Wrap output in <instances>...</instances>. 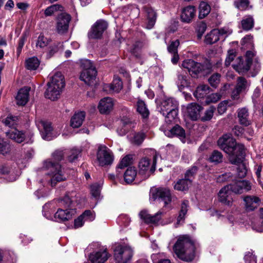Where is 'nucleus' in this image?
Returning <instances> with one entry per match:
<instances>
[{"mask_svg": "<svg viewBox=\"0 0 263 263\" xmlns=\"http://www.w3.org/2000/svg\"><path fill=\"white\" fill-rule=\"evenodd\" d=\"M220 148L229 155L232 164L238 165L237 174L239 178L245 177L247 173L246 164L243 162L245 158L244 145L236 143V140L230 134L224 135L218 141Z\"/></svg>", "mask_w": 263, "mask_h": 263, "instance_id": "nucleus-1", "label": "nucleus"}, {"mask_svg": "<svg viewBox=\"0 0 263 263\" xmlns=\"http://www.w3.org/2000/svg\"><path fill=\"white\" fill-rule=\"evenodd\" d=\"M66 152L62 149L55 150L51 155V158L44 161L43 167L48 171V175L51 176V184L54 186L58 182L66 179L60 162L63 160Z\"/></svg>", "mask_w": 263, "mask_h": 263, "instance_id": "nucleus-2", "label": "nucleus"}, {"mask_svg": "<svg viewBox=\"0 0 263 263\" xmlns=\"http://www.w3.org/2000/svg\"><path fill=\"white\" fill-rule=\"evenodd\" d=\"M173 249L178 257L183 261H191L194 258L195 245L189 236L179 237Z\"/></svg>", "mask_w": 263, "mask_h": 263, "instance_id": "nucleus-3", "label": "nucleus"}, {"mask_svg": "<svg viewBox=\"0 0 263 263\" xmlns=\"http://www.w3.org/2000/svg\"><path fill=\"white\" fill-rule=\"evenodd\" d=\"M57 201L59 209L54 215L55 221L60 222L71 219L76 214V210L73 208V202L69 197L66 196Z\"/></svg>", "mask_w": 263, "mask_h": 263, "instance_id": "nucleus-4", "label": "nucleus"}, {"mask_svg": "<svg viewBox=\"0 0 263 263\" xmlns=\"http://www.w3.org/2000/svg\"><path fill=\"white\" fill-rule=\"evenodd\" d=\"M181 74L178 75L176 84L179 90L187 86V82L184 72L188 71L193 78L205 76L211 72V67H183Z\"/></svg>", "mask_w": 263, "mask_h": 263, "instance_id": "nucleus-5", "label": "nucleus"}, {"mask_svg": "<svg viewBox=\"0 0 263 263\" xmlns=\"http://www.w3.org/2000/svg\"><path fill=\"white\" fill-rule=\"evenodd\" d=\"M159 108L160 112L165 117L167 123L173 121L178 115V103L173 98L163 99Z\"/></svg>", "mask_w": 263, "mask_h": 263, "instance_id": "nucleus-6", "label": "nucleus"}, {"mask_svg": "<svg viewBox=\"0 0 263 263\" xmlns=\"http://www.w3.org/2000/svg\"><path fill=\"white\" fill-rule=\"evenodd\" d=\"M35 124L44 140L50 141L56 138L59 134L54 130L50 122L41 119H37Z\"/></svg>", "mask_w": 263, "mask_h": 263, "instance_id": "nucleus-7", "label": "nucleus"}, {"mask_svg": "<svg viewBox=\"0 0 263 263\" xmlns=\"http://www.w3.org/2000/svg\"><path fill=\"white\" fill-rule=\"evenodd\" d=\"M133 255V251L128 246L118 245L114 249V256L117 263H127Z\"/></svg>", "mask_w": 263, "mask_h": 263, "instance_id": "nucleus-8", "label": "nucleus"}, {"mask_svg": "<svg viewBox=\"0 0 263 263\" xmlns=\"http://www.w3.org/2000/svg\"><path fill=\"white\" fill-rule=\"evenodd\" d=\"M114 156L111 151L105 145L99 146L97 153V159L99 165L101 166L111 165L114 161Z\"/></svg>", "mask_w": 263, "mask_h": 263, "instance_id": "nucleus-9", "label": "nucleus"}, {"mask_svg": "<svg viewBox=\"0 0 263 263\" xmlns=\"http://www.w3.org/2000/svg\"><path fill=\"white\" fill-rule=\"evenodd\" d=\"M157 157V153L155 152L152 162H151V159L149 158L143 157L139 162V173L142 174L147 173L148 176L149 173H153L156 168Z\"/></svg>", "mask_w": 263, "mask_h": 263, "instance_id": "nucleus-10", "label": "nucleus"}, {"mask_svg": "<svg viewBox=\"0 0 263 263\" xmlns=\"http://www.w3.org/2000/svg\"><path fill=\"white\" fill-rule=\"evenodd\" d=\"M71 20L70 15L65 12H62L58 15L56 19V30L59 34H63L68 31Z\"/></svg>", "mask_w": 263, "mask_h": 263, "instance_id": "nucleus-11", "label": "nucleus"}, {"mask_svg": "<svg viewBox=\"0 0 263 263\" xmlns=\"http://www.w3.org/2000/svg\"><path fill=\"white\" fill-rule=\"evenodd\" d=\"M151 198L159 201L164 202V206H166L171 201V194L167 188L160 187L156 189L151 192Z\"/></svg>", "mask_w": 263, "mask_h": 263, "instance_id": "nucleus-12", "label": "nucleus"}, {"mask_svg": "<svg viewBox=\"0 0 263 263\" xmlns=\"http://www.w3.org/2000/svg\"><path fill=\"white\" fill-rule=\"evenodd\" d=\"M110 254L105 247H101L98 250L91 252L89 256V260L91 263H105Z\"/></svg>", "mask_w": 263, "mask_h": 263, "instance_id": "nucleus-13", "label": "nucleus"}, {"mask_svg": "<svg viewBox=\"0 0 263 263\" xmlns=\"http://www.w3.org/2000/svg\"><path fill=\"white\" fill-rule=\"evenodd\" d=\"M108 27L107 23L103 20H99L92 26L90 31L88 33L89 39L100 38L104 31Z\"/></svg>", "mask_w": 263, "mask_h": 263, "instance_id": "nucleus-14", "label": "nucleus"}, {"mask_svg": "<svg viewBox=\"0 0 263 263\" xmlns=\"http://www.w3.org/2000/svg\"><path fill=\"white\" fill-rule=\"evenodd\" d=\"M97 75L96 67H87L81 72L80 79L88 85L94 84Z\"/></svg>", "mask_w": 263, "mask_h": 263, "instance_id": "nucleus-15", "label": "nucleus"}, {"mask_svg": "<svg viewBox=\"0 0 263 263\" xmlns=\"http://www.w3.org/2000/svg\"><path fill=\"white\" fill-rule=\"evenodd\" d=\"M229 185L231 191L235 194H241L251 189L250 183L246 180L235 181Z\"/></svg>", "mask_w": 263, "mask_h": 263, "instance_id": "nucleus-16", "label": "nucleus"}, {"mask_svg": "<svg viewBox=\"0 0 263 263\" xmlns=\"http://www.w3.org/2000/svg\"><path fill=\"white\" fill-rule=\"evenodd\" d=\"M232 192L229 185L224 186L218 194L219 201L225 205L231 206L233 201Z\"/></svg>", "mask_w": 263, "mask_h": 263, "instance_id": "nucleus-17", "label": "nucleus"}, {"mask_svg": "<svg viewBox=\"0 0 263 263\" xmlns=\"http://www.w3.org/2000/svg\"><path fill=\"white\" fill-rule=\"evenodd\" d=\"M163 212L161 211H158L154 215H151L148 214L146 210L141 211L139 213V216L145 222L147 223L155 224L158 223L161 219Z\"/></svg>", "mask_w": 263, "mask_h": 263, "instance_id": "nucleus-18", "label": "nucleus"}, {"mask_svg": "<svg viewBox=\"0 0 263 263\" xmlns=\"http://www.w3.org/2000/svg\"><path fill=\"white\" fill-rule=\"evenodd\" d=\"M114 106L113 99L110 97H105L100 101L98 107L101 114H107L112 110Z\"/></svg>", "mask_w": 263, "mask_h": 263, "instance_id": "nucleus-19", "label": "nucleus"}, {"mask_svg": "<svg viewBox=\"0 0 263 263\" xmlns=\"http://www.w3.org/2000/svg\"><path fill=\"white\" fill-rule=\"evenodd\" d=\"M123 88V84L121 79L117 76L114 77L111 84H106L103 89L109 93L119 92Z\"/></svg>", "mask_w": 263, "mask_h": 263, "instance_id": "nucleus-20", "label": "nucleus"}, {"mask_svg": "<svg viewBox=\"0 0 263 263\" xmlns=\"http://www.w3.org/2000/svg\"><path fill=\"white\" fill-rule=\"evenodd\" d=\"M63 90V89L54 86L49 83H47V88L45 92V96L46 98L52 101L58 99Z\"/></svg>", "mask_w": 263, "mask_h": 263, "instance_id": "nucleus-21", "label": "nucleus"}, {"mask_svg": "<svg viewBox=\"0 0 263 263\" xmlns=\"http://www.w3.org/2000/svg\"><path fill=\"white\" fill-rule=\"evenodd\" d=\"M30 89V87L25 86L18 90L15 98L17 104L24 106L28 102Z\"/></svg>", "mask_w": 263, "mask_h": 263, "instance_id": "nucleus-22", "label": "nucleus"}, {"mask_svg": "<svg viewBox=\"0 0 263 263\" xmlns=\"http://www.w3.org/2000/svg\"><path fill=\"white\" fill-rule=\"evenodd\" d=\"M6 134L9 138L18 143H21L26 139L27 134L16 128H11Z\"/></svg>", "mask_w": 263, "mask_h": 263, "instance_id": "nucleus-23", "label": "nucleus"}, {"mask_svg": "<svg viewBox=\"0 0 263 263\" xmlns=\"http://www.w3.org/2000/svg\"><path fill=\"white\" fill-rule=\"evenodd\" d=\"M48 83L52 85L63 89L65 87V79L61 72L56 71L50 78V81Z\"/></svg>", "mask_w": 263, "mask_h": 263, "instance_id": "nucleus-24", "label": "nucleus"}, {"mask_svg": "<svg viewBox=\"0 0 263 263\" xmlns=\"http://www.w3.org/2000/svg\"><path fill=\"white\" fill-rule=\"evenodd\" d=\"M195 8L193 6L184 7L182 9L181 14V21L185 23H190L195 16Z\"/></svg>", "mask_w": 263, "mask_h": 263, "instance_id": "nucleus-25", "label": "nucleus"}, {"mask_svg": "<svg viewBox=\"0 0 263 263\" xmlns=\"http://www.w3.org/2000/svg\"><path fill=\"white\" fill-rule=\"evenodd\" d=\"M186 109L187 113L191 119L196 120L202 107L195 103H192L187 105Z\"/></svg>", "mask_w": 263, "mask_h": 263, "instance_id": "nucleus-26", "label": "nucleus"}, {"mask_svg": "<svg viewBox=\"0 0 263 263\" xmlns=\"http://www.w3.org/2000/svg\"><path fill=\"white\" fill-rule=\"evenodd\" d=\"M243 200L248 211H253L257 208L260 202L259 198L256 196H248L244 198Z\"/></svg>", "mask_w": 263, "mask_h": 263, "instance_id": "nucleus-27", "label": "nucleus"}, {"mask_svg": "<svg viewBox=\"0 0 263 263\" xmlns=\"http://www.w3.org/2000/svg\"><path fill=\"white\" fill-rule=\"evenodd\" d=\"M237 116L240 124L247 126L250 124L248 109L246 107L239 108L237 110Z\"/></svg>", "mask_w": 263, "mask_h": 263, "instance_id": "nucleus-28", "label": "nucleus"}, {"mask_svg": "<svg viewBox=\"0 0 263 263\" xmlns=\"http://www.w3.org/2000/svg\"><path fill=\"white\" fill-rule=\"evenodd\" d=\"M145 11L147 14V23L146 28L152 29L155 25L157 20V13L152 8L145 7Z\"/></svg>", "mask_w": 263, "mask_h": 263, "instance_id": "nucleus-29", "label": "nucleus"}, {"mask_svg": "<svg viewBox=\"0 0 263 263\" xmlns=\"http://www.w3.org/2000/svg\"><path fill=\"white\" fill-rule=\"evenodd\" d=\"M201 58L204 61L203 63L195 61L193 59H187L183 61L182 66H215L211 60Z\"/></svg>", "mask_w": 263, "mask_h": 263, "instance_id": "nucleus-30", "label": "nucleus"}, {"mask_svg": "<svg viewBox=\"0 0 263 263\" xmlns=\"http://www.w3.org/2000/svg\"><path fill=\"white\" fill-rule=\"evenodd\" d=\"M85 117L84 111L76 113L71 119V126L73 128H78L82 124Z\"/></svg>", "mask_w": 263, "mask_h": 263, "instance_id": "nucleus-31", "label": "nucleus"}, {"mask_svg": "<svg viewBox=\"0 0 263 263\" xmlns=\"http://www.w3.org/2000/svg\"><path fill=\"white\" fill-rule=\"evenodd\" d=\"M132 156L131 155H126L122 159L117 167V177H119L121 175V172L120 170H122L129 166L132 163Z\"/></svg>", "mask_w": 263, "mask_h": 263, "instance_id": "nucleus-32", "label": "nucleus"}, {"mask_svg": "<svg viewBox=\"0 0 263 263\" xmlns=\"http://www.w3.org/2000/svg\"><path fill=\"white\" fill-rule=\"evenodd\" d=\"M233 68L240 74L248 77H255L257 71L254 68V67H233Z\"/></svg>", "mask_w": 263, "mask_h": 263, "instance_id": "nucleus-33", "label": "nucleus"}, {"mask_svg": "<svg viewBox=\"0 0 263 263\" xmlns=\"http://www.w3.org/2000/svg\"><path fill=\"white\" fill-rule=\"evenodd\" d=\"M170 135L168 136H177L183 142L185 141V133L184 129L178 125L174 126L170 131Z\"/></svg>", "mask_w": 263, "mask_h": 263, "instance_id": "nucleus-34", "label": "nucleus"}, {"mask_svg": "<svg viewBox=\"0 0 263 263\" xmlns=\"http://www.w3.org/2000/svg\"><path fill=\"white\" fill-rule=\"evenodd\" d=\"M137 175V170L135 167H129L124 174V181L127 184L133 182Z\"/></svg>", "mask_w": 263, "mask_h": 263, "instance_id": "nucleus-35", "label": "nucleus"}, {"mask_svg": "<svg viewBox=\"0 0 263 263\" xmlns=\"http://www.w3.org/2000/svg\"><path fill=\"white\" fill-rule=\"evenodd\" d=\"M189 207V202L187 200L182 201L181 204V209L179 216L177 217V223L180 224L185 219V216L188 211Z\"/></svg>", "mask_w": 263, "mask_h": 263, "instance_id": "nucleus-36", "label": "nucleus"}, {"mask_svg": "<svg viewBox=\"0 0 263 263\" xmlns=\"http://www.w3.org/2000/svg\"><path fill=\"white\" fill-rule=\"evenodd\" d=\"M242 28L246 31L252 29L254 25V20L252 15L245 16L241 21Z\"/></svg>", "mask_w": 263, "mask_h": 263, "instance_id": "nucleus-37", "label": "nucleus"}, {"mask_svg": "<svg viewBox=\"0 0 263 263\" xmlns=\"http://www.w3.org/2000/svg\"><path fill=\"white\" fill-rule=\"evenodd\" d=\"M210 88L207 85H201L198 86L195 91L194 92V96L197 99H201L205 97L210 92Z\"/></svg>", "mask_w": 263, "mask_h": 263, "instance_id": "nucleus-38", "label": "nucleus"}, {"mask_svg": "<svg viewBox=\"0 0 263 263\" xmlns=\"http://www.w3.org/2000/svg\"><path fill=\"white\" fill-rule=\"evenodd\" d=\"M246 66H256L259 64L258 58L251 51H247L246 53Z\"/></svg>", "mask_w": 263, "mask_h": 263, "instance_id": "nucleus-39", "label": "nucleus"}, {"mask_svg": "<svg viewBox=\"0 0 263 263\" xmlns=\"http://www.w3.org/2000/svg\"><path fill=\"white\" fill-rule=\"evenodd\" d=\"M218 31L216 29L212 30L205 36L204 42L206 44L211 45L215 43L219 40Z\"/></svg>", "mask_w": 263, "mask_h": 263, "instance_id": "nucleus-40", "label": "nucleus"}, {"mask_svg": "<svg viewBox=\"0 0 263 263\" xmlns=\"http://www.w3.org/2000/svg\"><path fill=\"white\" fill-rule=\"evenodd\" d=\"M191 183L188 181L185 177L184 179H180L174 185V189L178 191H184L189 188V185Z\"/></svg>", "mask_w": 263, "mask_h": 263, "instance_id": "nucleus-41", "label": "nucleus"}, {"mask_svg": "<svg viewBox=\"0 0 263 263\" xmlns=\"http://www.w3.org/2000/svg\"><path fill=\"white\" fill-rule=\"evenodd\" d=\"M63 10V7L61 5L54 4L47 7L45 10L44 14L46 16H49L52 15L58 11H62Z\"/></svg>", "mask_w": 263, "mask_h": 263, "instance_id": "nucleus-42", "label": "nucleus"}, {"mask_svg": "<svg viewBox=\"0 0 263 263\" xmlns=\"http://www.w3.org/2000/svg\"><path fill=\"white\" fill-rule=\"evenodd\" d=\"M199 9V17L200 18L205 17L209 14L211 10L210 6L206 3L204 2H202L200 4Z\"/></svg>", "mask_w": 263, "mask_h": 263, "instance_id": "nucleus-43", "label": "nucleus"}, {"mask_svg": "<svg viewBox=\"0 0 263 263\" xmlns=\"http://www.w3.org/2000/svg\"><path fill=\"white\" fill-rule=\"evenodd\" d=\"M137 110L143 118L147 117L149 115L148 110L147 109L145 103L142 100H139L137 102Z\"/></svg>", "mask_w": 263, "mask_h": 263, "instance_id": "nucleus-44", "label": "nucleus"}, {"mask_svg": "<svg viewBox=\"0 0 263 263\" xmlns=\"http://www.w3.org/2000/svg\"><path fill=\"white\" fill-rule=\"evenodd\" d=\"M68 155V160L70 162H74L78 159L81 154V150L78 148H72L66 152Z\"/></svg>", "mask_w": 263, "mask_h": 263, "instance_id": "nucleus-45", "label": "nucleus"}, {"mask_svg": "<svg viewBox=\"0 0 263 263\" xmlns=\"http://www.w3.org/2000/svg\"><path fill=\"white\" fill-rule=\"evenodd\" d=\"M145 137V134L142 132L135 133L131 137L130 141L133 144L139 145L142 143Z\"/></svg>", "mask_w": 263, "mask_h": 263, "instance_id": "nucleus-46", "label": "nucleus"}, {"mask_svg": "<svg viewBox=\"0 0 263 263\" xmlns=\"http://www.w3.org/2000/svg\"><path fill=\"white\" fill-rule=\"evenodd\" d=\"M63 47V44L61 42L54 43L49 47V51L47 53V58H51L59 50Z\"/></svg>", "mask_w": 263, "mask_h": 263, "instance_id": "nucleus-47", "label": "nucleus"}, {"mask_svg": "<svg viewBox=\"0 0 263 263\" xmlns=\"http://www.w3.org/2000/svg\"><path fill=\"white\" fill-rule=\"evenodd\" d=\"M221 94L216 92L212 93L205 98V103L206 104L215 103L221 98Z\"/></svg>", "mask_w": 263, "mask_h": 263, "instance_id": "nucleus-48", "label": "nucleus"}, {"mask_svg": "<svg viewBox=\"0 0 263 263\" xmlns=\"http://www.w3.org/2000/svg\"><path fill=\"white\" fill-rule=\"evenodd\" d=\"M260 215L259 220L253 223L252 228L257 232H263V208L260 210Z\"/></svg>", "mask_w": 263, "mask_h": 263, "instance_id": "nucleus-49", "label": "nucleus"}, {"mask_svg": "<svg viewBox=\"0 0 263 263\" xmlns=\"http://www.w3.org/2000/svg\"><path fill=\"white\" fill-rule=\"evenodd\" d=\"M220 74L217 73L212 75L208 80L211 86L214 88H217L220 82Z\"/></svg>", "mask_w": 263, "mask_h": 263, "instance_id": "nucleus-50", "label": "nucleus"}, {"mask_svg": "<svg viewBox=\"0 0 263 263\" xmlns=\"http://www.w3.org/2000/svg\"><path fill=\"white\" fill-rule=\"evenodd\" d=\"M222 155L220 152L214 151L209 157V161L211 162L219 163L222 162Z\"/></svg>", "mask_w": 263, "mask_h": 263, "instance_id": "nucleus-51", "label": "nucleus"}, {"mask_svg": "<svg viewBox=\"0 0 263 263\" xmlns=\"http://www.w3.org/2000/svg\"><path fill=\"white\" fill-rule=\"evenodd\" d=\"M248 83L247 80L242 77H239L235 88L242 92L246 89Z\"/></svg>", "mask_w": 263, "mask_h": 263, "instance_id": "nucleus-52", "label": "nucleus"}, {"mask_svg": "<svg viewBox=\"0 0 263 263\" xmlns=\"http://www.w3.org/2000/svg\"><path fill=\"white\" fill-rule=\"evenodd\" d=\"M215 110V108L214 106H210L205 110L204 115L201 117V120L203 121L210 120L213 116Z\"/></svg>", "mask_w": 263, "mask_h": 263, "instance_id": "nucleus-53", "label": "nucleus"}, {"mask_svg": "<svg viewBox=\"0 0 263 263\" xmlns=\"http://www.w3.org/2000/svg\"><path fill=\"white\" fill-rule=\"evenodd\" d=\"M198 167L196 166H193L190 169L188 170L185 174V178L191 183L192 179L196 174L198 171Z\"/></svg>", "mask_w": 263, "mask_h": 263, "instance_id": "nucleus-54", "label": "nucleus"}, {"mask_svg": "<svg viewBox=\"0 0 263 263\" xmlns=\"http://www.w3.org/2000/svg\"><path fill=\"white\" fill-rule=\"evenodd\" d=\"M180 44L179 40L172 41L170 44L167 46V50L170 53H177L178 47Z\"/></svg>", "mask_w": 263, "mask_h": 263, "instance_id": "nucleus-55", "label": "nucleus"}, {"mask_svg": "<svg viewBox=\"0 0 263 263\" xmlns=\"http://www.w3.org/2000/svg\"><path fill=\"white\" fill-rule=\"evenodd\" d=\"M101 186L98 183H94L90 186V192L92 196L98 198L100 194Z\"/></svg>", "mask_w": 263, "mask_h": 263, "instance_id": "nucleus-56", "label": "nucleus"}, {"mask_svg": "<svg viewBox=\"0 0 263 263\" xmlns=\"http://www.w3.org/2000/svg\"><path fill=\"white\" fill-rule=\"evenodd\" d=\"M17 118L15 116H9L5 119L3 120V122L5 125L9 127H12L17 123Z\"/></svg>", "mask_w": 263, "mask_h": 263, "instance_id": "nucleus-57", "label": "nucleus"}, {"mask_svg": "<svg viewBox=\"0 0 263 263\" xmlns=\"http://www.w3.org/2000/svg\"><path fill=\"white\" fill-rule=\"evenodd\" d=\"M118 223L125 227L128 226L130 222V218L126 215H121L118 218Z\"/></svg>", "mask_w": 263, "mask_h": 263, "instance_id": "nucleus-58", "label": "nucleus"}, {"mask_svg": "<svg viewBox=\"0 0 263 263\" xmlns=\"http://www.w3.org/2000/svg\"><path fill=\"white\" fill-rule=\"evenodd\" d=\"M81 216L82 217L84 221H92L95 218V214L90 210H86L82 215H81Z\"/></svg>", "mask_w": 263, "mask_h": 263, "instance_id": "nucleus-59", "label": "nucleus"}, {"mask_svg": "<svg viewBox=\"0 0 263 263\" xmlns=\"http://www.w3.org/2000/svg\"><path fill=\"white\" fill-rule=\"evenodd\" d=\"M232 174L231 173H226L219 175L217 178V182L219 183L232 180Z\"/></svg>", "mask_w": 263, "mask_h": 263, "instance_id": "nucleus-60", "label": "nucleus"}, {"mask_svg": "<svg viewBox=\"0 0 263 263\" xmlns=\"http://www.w3.org/2000/svg\"><path fill=\"white\" fill-rule=\"evenodd\" d=\"M249 4L248 0H237L235 2V5L236 7L240 10H244L246 9Z\"/></svg>", "mask_w": 263, "mask_h": 263, "instance_id": "nucleus-61", "label": "nucleus"}, {"mask_svg": "<svg viewBox=\"0 0 263 263\" xmlns=\"http://www.w3.org/2000/svg\"><path fill=\"white\" fill-rule=\"evenodd\" d=\"M9 151V147L8 143L0 137V154L4 155Z\"/></svg>", "mask_w": 263, "mask_h": 263, "instance_id": "nucleus-62", "label": "nucleus"}, {"mask_svg": "<svg viewBox=\"0 0 263 263\" xmlns=\"http://www.w3.org/2000/svg\"><path fill=\"white\" fill-rule=\"evenodd\" d=\"M246 263H256V257L252 253L247 252L244 257Z\"/></svg>", "mask_w": 263, "mask_h": 263, "instance_id": "nucleus-63", "label": "nucleus"}, {"mask_svg": "<svg viewBox=\"0 0 263 263\" xmlns=\"http://www.w3.org/2000/svg\"><path fill=\"white\" fill-rule=\"evenodd\" d=\"M40 62L36 57H33L26 60V66H39Z\"/></svg>", "mask_w": 263, "mask_h": 263, "instance_id": "nucleus-64", "label": "nucleus"}]
</instances>
